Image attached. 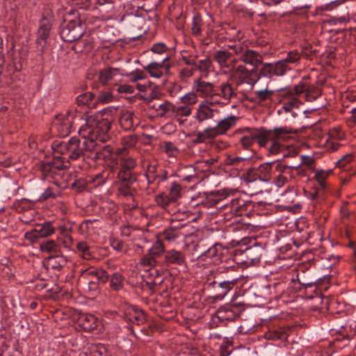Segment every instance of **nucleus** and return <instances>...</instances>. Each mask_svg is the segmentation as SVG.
Wrapping results in <instances>:
<instances>
[{"label":"nucleus","instance_id":"nucleus-49","mask_svg":"<svg viewBox=\"0 0 356 356\" xmlns=\"http://www.w3.org/2000/svg\"><path fill=\"white\" fill-rule=\"evenodd\" d=\"M212 67V62L209 57H206L204 59H201L197 61V64L195 67V71H199L201 73L207 74L211 67Z\"/></svg>","mask_w":356,"mask_h":356},{"label":"nucleus","instance_id":"nucleus-57","mask_svg":"<svg viewBox=\"0 0 356 356\" xmlns=\"http://www.w3.org/2000/svg\"><path fill=\"white\" fill-rule=\"evenodd\" d=\"M152 52L159 55H164L167 54V52L170 50V49L166 46V44L163 42H158L154 44L149 49Z\"/></svg>","mask_w":356,"mask_h":356},{"label":"nucleus","instance_id":"nucleus-19","mask_svg":"<svg viewBox=\"0 0 356 356\" xmlns=\"http://www.w3.org/2000/svg\"><path fill=\"white\" fill-rule=\"evenodd\" d=\"M186 263L184 254L175 249L166 250L164 254L163 264L165 266H182Z\"/></svg>","mask_w":356,"mask_h":356},{"label":"nucleus","instance_id":"nucleus-7","mask_svg":"<svg viewBox=\"0 0 356 356\" xmlns=\"http://www.w3.org/2000/svg\"><path fill=\"white\" fill-rule=\"evenodd\" d=\"M225 219L229 220L232 217L251 216L252 213L254 211V204L252 201H245L241 198L232 199L230 202L227 203L224 206Z\"/></svg>","mask_w":356,"mask_h":356},{"label":"nucleus","instance_id":"nucleus-30","mask_svg":"<svg viewBox=\"0 0 356 356\" xmlns=\"http://www.w3.org/2000/svg\"><path fill=\"white\" fill-rule=\"evenodd\" d=\"M220 90V93H219V96L218 97V99L219 98H222L226 101H230L232 98L236 97L237 96V93L234 91L231 83L228 81L222 83L217 92Z\"/></svg>","mask_w":356,"mask_h":356},{"label":"nucleus","instance_id":"nucleus-61","mask_svg":"<svg viewBox=\"0 0 356 356\" xmlns=\"http://www.w3.org/2000/svg\"><path fill=\"white\" fill-rule=\"evenodd\" d=\"M173 113L177 116H188L191 113L190 106H175Z\"/></svg>","mask_w":356,"mask_h":356},{"label":"nucleus","instance_id":"nucleus-38","mask_svg":"<svg viewBox=\"0 0 356 356\" xmlns=\"http://www.w3.org/2000/svg\"><path fill=\"white\" fill-rule=\"evenodd\" d=\"M255 97L252 102H256L257 103L272 102L273 97L275 95V91L272 90H261L254 92Z\"/></svg>","mask_w":356,"mask_h":356},{"label":"nucleus","instance_id":"nucleus-55","mask_svg":"<svg viewBox=\"0 0 356 356\" xmlns=\"http://www.w3.org/2000/svg\"><path fill=\"white\" fill-rule=\"evenodd\" d=\"M290 99L283 102L282 108L286 112H290L293 108H298L300 101L295 96H289Z\"/></svg>","mask_w":356,"mask_h":356},{"label":"nucleus","instance_id":"nucleus-64","mask_svg":"<svg viewBox=\"0 0 356 356\" xmlns=\"http://www.w3.org/2000/svg\"><path fill=\"white\" fill-rule=\"evenodd\" d=\"M87 187V181L84 179H78L72 184V188L78 193L83 191Z\"/></svg>","mask_w":356,"mask_h":356},{"label":"nucleus","instance_id":"nucleus-22","mask_svg":"<svg viewBox=\"0 0 356 356\" xmlns=\"http://www.w3.org/2000/svg\"><path fill=\"white\" fill-rule=\"evenodd\" d=\"M286 154H283L282 157L281 158H277L275 160L266 162L264 163L261 164L257 168V173L259 175L260 181L264 182H267L270 180L271 178V170H272V166L273 164H275L277 162H280L282 160L285 158Z\"/></svg>","mask_w":356,"mask_h":356},{"label":"nucleus","instance_id":"nucleus-15","mask_svg":"<svg viewBox=\"0 0 356 356\" xmlns=\"http://www.w3.org/2000/svg\"><path fill=\"white\" fill-rule=\"evenodd\" d=\"M257 74L259 76V79L262 77L272 79L273 76H281L284 75L282 65L277 62L264 63L259 70L257 69Z\"/></svg>","mask_w":356,"mask_h":356},{"label":"nucleus","instance_id":"nucleus-23","mask_svg":"<svg viewBox=\"0 0 356 356\" xmlns=\"http://www.w3.org/2000/svg\"><path fill=\"white\" fill-rule=\"evenodd\" d=\"M170 57L166 55L161 58L159 62H152L143 68L146 70L151 76L154 78H160L163 75L162 66L165 65V61H168Z\"/></svg>","mask_w":356,"mask_h":356},{"label":"nucleus","instance_id":"nucleus-40","mask_svg":"<svg viewBox=\"0 0 356 356\" xmlns=\"http://www.w3.org/2000/svg\"><path fill=\"white\" fill-rule=\"evenodd\" d=\"M307 88V79H302L298 84L296 85L293 88H286L283 90V95L295 96L305 92Z\"/></svg>","mask_w":356,"mask_h":356},{"label":"nucleus","instance_id":"nucleus-13","mask_svg":"<svg viewBox=\"0 0 356 356\" xmlns=\"http://www.w3.org/2000/svg\"><path fill=\"white\" fill-rule=\"evenodd\" d=\"M204 241H199L198 243L196 245L197 250L200 251V254L201 256H205L206 257L214 259L213 262H222V259H221L222 248L221 246L218 243H214L211 245L208 248L204 247Z\"/></svg>","mask_w":356,"mask_h":356},{"label":"nucleus","instance_id":"nucleus-17","mask_svg":"<svg viewBox=\"0 0 356 356\" xmlns=\"http://www.w3.org/2000/svg\"><path fill=\"white\" fill-rule=\"evenodd\" d=\"M204 287L212 290L213 298L214 299H222L227 293L232 290L226 286L221 284V282L212 277H207L204 283Z\"/></svg>","mask_w":356,"mask_h":356},{"label":"nucleus","instance_id":"nucleus-21","mask_svg":"<svg viewBox=\"0 0 356 356\" xmlns=\"http://www.w3.org/2000/svg\"><path fill=\"white\" fill-rule=\"evenodd\" d=\"M124 318L137 325L143 324L146 321L144 312L135 305L127 306Z\"/></svg>","mask_w":356,"mask_h":356},{"label":"nucleus","instance_id":"nucleus-4","mask_svg":"<svg viewBox=\"0 0 356 356\" xmlns=\"http://www.w3.org/2000/svg\"><path fill=\"white\" fill-rule=\"evenodd\" d=\"M53 147H60V153L62 154H67L68 159L72 160H77L80 157L90 159L92 146V140L86 138V135H84V138L80 139L77 137L71 138L67 143H58L54 141Z\"/></svg>","mask_w":356,"mask_h":356},{"label":"nucleus","instance_id":"nucleus-32","mask_svg":"<svg viewBox=\"0 0 356 356\" xmlns=\"http://www.w3.org/2000/svg\"><path fill=\"white\" fill-rule=\"evenodd\" d=\"M233 305H225L219 308L216 312L217 318L220 321H234L238 316L233 311Z\"/></svg>","mask_w":356,"mask_h":356},{"label":"nucleus","instance_id":"nucleus-59","mask_svg":"<svg viewBox=\"0 0 356 356\" xmlns=\"http://www.w3.org/2000/svg\"><path fill=\"white\" fill-rule=\"evenodd\" d=\"M181 186L176 182H172L170 188L169 193V195L171 197V200H175L176 202L177 200L181 197Z\"/></svg>","mask_w":356,"mask_h":356},{"label":"nucleus","instance_id":"nucleus-24","mask_svg":"<svg viewBox=\"0 0 356 356\" xmlns=\"http://www.w3.org/2000/svg\"><path fill=\"white\" fill-rule=\"evenodd\" d=\"M45 262L47 268L60 271L67 265V259L63 255L56 254L48 257Z\"/></svg>","mask_w":356,"mask_h":356},{"label":"nucleus","instance_id":"nucleus-56","mask_svg":"<svg viewBox=\"0 0 356 356\" xmlns=\"http://www.w3.org/2000/svg\"><path fill=\"white\" fill-rule=\"evenodd\" d=\"M257 170L254 168H250L243 175V179L245 182H254L257 180H260L259 174L257 172Z\"/></svg>","mask_w":356,"mask_h":356},{"label":"nucleus","instance_id":"nucleus-51","mask_svg":"<svg viewBox=\"0 0 356 356\" xmlns=\"http://www.w3.org/2000/svg\"><path fill=\"white\" fill-rule=\"evenodd\" d=\"M216 280L220 281L221 284L232 289L236 284L238 277L233 275H228L226 277H222V276H216Z\"/></svg>","mask_w":356,"mask_h":356},{"label":"nucleus","instance_id":"nucleus-41","mask_svg":"<svg viewBox=\"0 0 356 356\" xmlns=\"http://www.w3.org/2000/svg\"><path fill=\"white\" fill-rule=\"evenodd\" d=\"M275 140L271 141V144L268 147V152L271 155L277 156V158L282 157L283 154H286L285 157L288 156V154L286 152V147L284 145H281Z\"/></svg>","mask_w":356,"mask_h":356},{"label":"nucleus","instance_id":"nucleus-53","mask_svg":"<svg viewBox=\"0 0 356 356\" xmlns=\"http://www.w3.org/2000/svg\"><path fill=\"white\" fill-rule=\"evenodd\" d=\"M117 69H113L111 67L106 68L99 72V80L102 84H106L113 76V72H117Z\"/></svg>","mask_w":356,"mask_h":356},{"label":"nucleus","instance_id":"nucleus-50","mask_svg":"<svg viewBox=\"0 0 356 356\" xmlns=\"http://www.w3.org/2000/svg\"><path fill=\"white\" fill-rule=\"evenodd\" d=\"M156 204L163 209L168 208L171 204H174L175 200H171V197L169 195L161 193L155 197Z\"/></svg>","mask_w":356,"mask_h":356},{"label":"nucleus","instance_id":"nucleus-44","mask_svg":"<svg viewBox=\"0 0 356 356\" xmlns=\"http://www.w3.org/2000/svg\"><path fill=\"white\" fill-rule=\"evenodd\" d=\"M181 235H184L183 233H179L177 231L174 230L170 227L165 228L162 232L159 233L157 237H162L169 242L175 241Z\"/></svg>","mask_w":356,"mask_h":356},{"label":"nucleus","instance_id":"nucleus-6","mask_svg":"<svg viewBox=\"0 0 356 356\" xmlns=\"http://www.w3.org/2000/svg\"><path fill=\"white\" fill-rule=\"evenodd\" d=\"M296 133V131L288 127H275L270 130L254 129V140L261 147H266L270 141L280 139L285 140L289 138V134Z\"/></svg>","mask_w":356,"mask_h":356},{"label":"nucleus","instance_id":"nucleus-39","mask_svg":"<svg viewBox=\"0 0 356 356\" xmlns=\"http://www.w3.org/2000/svg\"><path fill=\"white\" fill-rule=\"evenodd\" d=\"M245 257L247 259L245 262L250 261L251 264L258 262L261 257V253L258 247H248L243 252Z\"/></svg>","mask_w":356,"mask_h":356},{"label":"nucleus","instance_id":"nucleus-48","mask_svg":"<svg viewBox=\"0 0 356 356\" xmlns=\"http://www.w3.org/2000/svg\"><path fill=\"white\" fill-rule=\"evenodd\" d=\"M77 250L82 254L83 259L90 260L93 257L90 246L86 241L78 242L76 245Z\"/></svg>","mask_w":356,"mask_h":356},{"label":"nucleus","instance_id":"nucleus-33","mask_svg":"<svg viewBox=\"0 0 356 356\" xmlns=\"http://www.w3.org/2000/svg\"><path fill=\"white\" fill-rule=\"evenodd\" d=\"M252 156V155L247 157L228 156L225 159V163L234 167L236 170H241L250 163Z\"/></svg>","mask_w":356,"mask_h":356},{"label":"nucleus","instance_id":"nucleus-36","mask_svg":"<svg viewBox=\"0 0 356 356\" xmlns=\"http://www.w3.org/2000/svg\"><path fill=\"white\" fill-rule=\"evenodd\" d=\"M76 103L79 106L86 105L88 107L96 108L95 95L92 92H84L76 97Z\"/></svg>","mask_w":356,"mask_h":356},{"label":"nucleus","instance_id":"nucleus-10","mask_svg":"<svg viewBox=\"0 0 356 356\" xmlns=\"http://www.w3.org/2000/svg\"><path fill=\"white\" fill-rule=\"evenodd\" d=\"M312 46L307 44L305 47L302 53H299L298 50L290 51L287 53V56L285 58L277 61L280 65H282L283 68V73H285L290 70L291 68L289 67L290 64H296L299 63L301 56L302 55L307 59L312 60V56L315 54L316 52V49H312Z\"/></svg>","mask_w":356,"mask_h":356},{"label":"nucleus","instance_id":"nucleus-47","mask_svg":"<svg viewBox=\"0 0 356 356\" xmlns=\"http://www.w3.org/2000/svg\"><path fill=\"white\" fill-rule=\"evenodd\" d=\"M275 171L278 173H282L288 180H291L295 177L294 175V165L290 166L277 163L275 166Z\"/></svg>","mask_w":356,"mask_h":356},{"label":"nucleus","instance_id":"nucleus-62","mask_svg":"<svg viewBox=\"0 0 356 356\" xmlns=\"http://www.w3.org/2000/svg\"><path fill=\"white\" fill-rule=\"evenodd\" d=\"M331 172L332 170H328L327 172L321 170L316 172L315 179L318 181L322 188L325 187V179Z\"/></svg>","mask_w":356,"mask_h":356},{"label":"nucleus","instance_id":"nucleus-9","mask_svg":"<svg viewBox=\"0 0 356 356\" xmlns=\"http://www.w3.org/2000/svg\"><path fill=\"white\" fill-rule=\"evenodd\" d=\"M193 89L198 95L209 97V100L207 101L208 104L220 102V99H218L219 92L211 83L202 81L201 78L196 79L194 80Z\"/></svg>","mask_w":356,"mask_h":356},{"label":"nucleus","instance_id":"nucleus-26","mask_svg":"<svg viewBox=\"0 0 356 356\" xmlns=\"http://www.w3.org/2000/svg\"><path fill=\"white\" fill-rule=\"evenodd\" d=\"M134 116V113L131 111H123L121 112L119 122L123 129L129 131L134 129L135 126Z\"/></svg>","mask_w":356,"mask_h":356},{"label":"nucleus","instance_id":"nucleus-28","mask_svg":"<svg viewBox=\"0 0 356 356\" xmlns=\"http://www.w3.org/2000/svg\"><path fill=\"white\" fill-rule=\"evenodd\" d=\"M232 56V54L227 50H217L213 54V58L221 68H227Z\"/></svg>","mask_w":356,"mask_h":356},{"label":"nucleus","instance_id":"nucleus-60","mask_svg":"<svg viewBox=\"0 0 356 356\" xmlns=\"http://www.w3.org/2000/svg\"><path fill=\"white\" fill-rule=\"evenodd\" d=\"M138 141V137L134 134L129 135L122 138V143L125 148H131L135 147Z\"/></svg>","mask_w":356,"mask_h":356},{"label":"nucleus","instance_id":"nucleus-27","mask_svg":"<svg viewBox=\"0 0 356 356\" xmlns=\"http://www.w3.org/2000/svg\"><path fill=\"white\" fill-rule=\"evenodd\" d=\"M264 287L268 291L269 294L274 293L275 298H280L287 289V284L286 282L279 281L268 283Z\"/></svg>","mask_w":356,"mask_h":356},{"label":"nucleus","instance_id":"nucleus-58","mask_svg":"<svg viewBox=\"0 0 356 356\" xmlns=\"http://www.w3.org/2000/svg\"><path fill=\"white\" fill-rule=\"evenodd\" d=\"M198 58L197 54L186 55L181 54V60L189 67L195 70Z\"/></svg>","mask_w":356,"mask_h":356},{"label":"nucleus","instance_id":"nucleus-37","mask_svg":"<svg viewBox=\"0 0 356 356\" xmlns=\"http://www.w3.org/2000/svg\"><path fill=\"white\" fill-rule=\"evenodd\" d=\"M110 287L113 291H118L123 289L124 277L120 272L109 275Z\"/></svg>","mask_w":356,"mask_h":356},{"label":"nucleus","instance_id":"nucleus-12","mask_svg":"<svg viewBox=\"0 0 356 356\" xmlns=\"http://www.w3.org/2000/svg\"><path fill=\"white\" fill-rule=\"evenodd\" d=\"M70 162L68 159L61 156H54L49 161H41L40 165V171H44L45 173L51 172V168H54L58 170H63L69 168Z\"/></svg>","mask_w":356,"mask_h":356},{"label":"nucleus","instance_id":"nucleus-25","mask_svg":"<svg viewBox=\"0 0 356 356\" xmlns=\"http://www.w3.org/2000/svg\"><path fill=\"white\" fill-rule=\"evenodd\" d=\"M54 183L55 184L56 187L49 186L47 188H46L44 191L39 197V198L37 199L38 202H42L47 201L49 200H55L60 195V191L58 188V181L55 180Z\"/></svg>","mask_w":356,"mask_h":356},{"label":"nucleus","instance_id":"nucleus-8","mask_svg":"<svg viewBox=\"0 0 356 356\" xmlns=\"http://www.w3.org/2000/svg\"><path fill=\"white\" fill-rule=\"evenodd\" d=\"M229 79L236 83V86L243 83L253 86L259 80V76H257L256 67H253L252 69L248 70L245 66L240 65L231 71Z\"/></svg>","mask_w":356,"mask_h":356},{"label":"nucleus","instance_id":"nucleus-2","mask_svg":"<svg viewBox=\"0 0 356 356\" xmlns=\"http://www.w3.org/2000/svg\"><path fill=\"white\" fill-rule=\"evenodd\" d=\"M109 112H112V109L104 108L102 114L86 117L84 119L85 125L80 127L79 132H86L89 140L106 143L110 138L108 132L112 120L103 116ZM73 118L83 120L81 113L76 112Z\"/></svg>","mask_w":356,"mask_h":356},{"label":"nucleus","instance_id":"nucleus-46","mask_svg":"<svg viewBox=\"0 0 356 356\" xmlns=\"http://www.w3.org/2000/svg\"><path fill=\"white\" fill-rule=\"evenodd\" d=\"M245 131L247 134L241 138L240 142L245 149H248L255 143L254 129L246 128Z\"/></svg>","mask_w":356,"mask_h":356},{"label":"nucleus","instance_id":"nucleus-34","mask_svg":"<svg viewBox=\"0 0 356 356\" xmlns=\"http://www.w3.org/2000/svg\"><path fill=\"white\" fill-rule=\"evenodd\" d=\"M36 202H38L37 200H33L27 198H22L15 201L13 204V208L17 212L22 213L25 211L33 209Z\"/></svg>","mask_w":356,"mask_h":356},{"label":"nucleus","instance_id":"nucleus-52","mask_svg":"<svg viewBox=\"0 0 356 356\" xmlns=\"http://www.w3.org/2000/svg\"><path fill=\"white\" fill-rule=\"evenodd\" d=\"M321 95V90L314 85H308L306 90V99L307 101H312L316 99Z\"/></svg>","mask_w":356,"mask_h":356},{"label":"nucleus","instance_id":"nucleus-1","mask_svg":"<svg viewBox=\"0 0 356 356\" xmlns=\"http://www.w3.org/2000/svg\"><path fill=\"white\" fill-rule=\"evenodd\" d=\"M105 143L92 141L89 157L94 161H108V166L115 175L113 186L118 194L127 199H134L135 189L133 184L137 181L138 174L134 172L137 166L136 160L131 156L122 155L124 149H118L116 157L113 155V148Z\"/></svg>","mask_w":356,"mask_h":356},{"label":"nucleus","instance_id":"nucleus-3","mask_svg":"<svg viewBox=\"0 0 356 356\" xmlns=\"http://www.w3.org/2000/svg\"><path fill=\"white\" fill-rule=\"evenodd\" d=\"M84 33L82 20L76 9H71L64 15L60 26L59 34L65 42H73L79 40Z\"/></svg>","mask_w":356,"mask_h":356},{"label":"nucleus","instance_id":"nucleus-31","mask_svg":"<svg viewBox=\"0 0 356 356\" xmlns=\"http://www.w3.org/2000/svg\"><path fill=\"white\" fill-rule=\"evenodd\" d=\"M241 60L246 64L253 65L254 67L257 64L262 63V57L259 54L254 50L248 49L240 58Z\"/></svg>","mask_w":356,"mask_h":356},{"label":"nucleus","instance_id":"nucleus-54","mask_svg":"<svg viewBox=\"0 0 356 356\" xmlns=\"http://www.w3.org/2000/svg\"><path fill=\"white\" fill-rule=\"evenodd\" d=\"M234 266H220L217 268L216 270H210L209 274L207 275V277H212L213 279H216V276H222L224 273H228L229 272H234Z\"/></svg>","mask_w":356,"mask_h":356},{"label":"nucleus","instance_id":"nucleus-16","mask_svg":"<svg viewBox=\"0 0 356 356\" xmlns=\"http://www.w3.org/2000/svg\"><path fill=\"white\" fill-rule=\"evenodd\" d=\"M159 163L157 161H150L148 163L144 176L147 180V186L145 188L147 194L154 193L155 190L152 187V185L159 179V174L158 173Z\"/></svg>","mask_w":356,"mask_h":356},{"label":"nucleus","instance_id":"nucleus-14","mask_svg":"<svg viewBox=\"0 0 356 356\" xmlns=\"http://www.w3.org/2000/svg\"><path fill=\"white\" fill-rule=\"evenodd\" d=\"M236 117L230 115L217 122L214 127H209L206 129V132H210V136L216 137L218 135L225 134L230 128L236 124Z\"/></svg>","mask_w":356,"mask_h":356},{"label":"nucleus","instance_id":"nucleus-63","mask_svg":"<svg viewBox=\"0 0 356 356\" xmlns=\"http://www.w3.org/2000/svg\"><path fill=\"white\" fill-rule=\"evenodd\" d=\"M210 132H206V129L202 132H198L195 134L193 143L195 144L204 143L207 138H214V136H210Z\"/></svg>","mask_w":356,"mask_h":356},{"label":"nucleus","instance_id":"nucleus-35","mask_svg":"<svg viewBox=\"0 0 356 356\" xmlns=\"http://www.w3.org/2000/svg\"><path fill=\"white\" fill-rule=\"evenodd\" d=\"M215 113H218V111L211 109L207 104H201L197 111L196 118L201 122L213 118Z\"/></svg>","mask_w":356,"mask_h":356},{"label":"nucleus","instance_id":"nucleus-45","mask_svg":"<svg viewBox=\"0 0 356 356\" xmlns=\"http://www.w3.org/2000/svg\"><path fill=\"white\" fill-rule=\"evenodd\" d=\"M203 24L202 19L199 13H195L193 15L192 24H191V31L192 34L194 36H200L202 34V26Z\"/></svg>","mask_w":356,"mask_h":356},{"label":"nucleus","instance_id":"nucleus-18","mask_svg":"<svg viewBox=\"0 0 356 356\" xmlns=\"http://www.w3.org/2000/svg\"><path fill=\"white\" fill-rule=\"evenodd\" d=\"M81 275L88 281L99 280L102 284H105L109 280V275L106 270L93 266L81 270Z\"/></svg>","mask_w":356,"mask_h":356},{"label":"nucleus","instance_id":"nucleus-11","mask_svg":"<svg viewBox=\"0 0 356 356\" xmlns=\"http://www.w3.org/2000/svg\"><path fill=\"white\" fill-rule=\"evenodd\" d=\"M55 232V228L51 222L47 221L42 224L36 225L35 228L25 233L24 237L32 243L38 239L47 238Z\"/></svg>","mask_w":356,"mask_h":356},{"label":"nucleus","instance_id":"nucleus-29","mask_svg":"<svg viewBox=\"0 0 356 356\" xmlns=\"http://www.w3.org/2000/svg\"><path fill=\"white\" fill-rule=\"evenodd\" d=\"M264 337L267 340L277 341L280 340L284 341L288 337L287 331L283 327L270 329L265 332Z\"/></svg>","mask_w":356,"mask_h":356},{"label":"nucleus","instance_id":"nucleus-42","mask_svg":"<svg viewBox=\"0 0 356 356\" xmlns=\"http://www.w3.org/2000/svg\"><path fill=\"white\" fill-rule=\"evenodd\" d=\"M40 250L47 253H58L60 245L53 240H47L40 243Z\"/></svg>","mask_w":356,"mask_h":356},{"label":"nucleus","instance_id":"nucleus-20","mask_svg":"<svg viewBox=\"0 0 356 356\" xmlns=\"http://www.w3.org/2000/svg\"><path fill=\"white\" fill-rule=\"evenodd\" d=\"M78 325L85 332H91L97 327V318L88 313H79L76 319Z\"/></svg>","mask_w":356,"mask_h":356},{"label":"nucleus","instance_id":"nucleus-43","mask_svg":"<svg viewBox=\"0 0 356 356\" xmlns=\"http://www.w3.org/2000/svg\"><path fill=\"white\" fill-rule=\"evenodd\" d=\"M157 238H158L156 241L148 250V254L156 259L161 256V254H165V252L166 251L165 250V247L162 241L160 239L159 237Z\"/></svg>","mask_w":356,"mask_h":356},{"label":"nucleus","instance_id":"nucleus-5","mask_svg":"<svg viewBox=\"0 0 356 356\" xmlns=\"http://www.w3.org/2000/svg\"><path fill=\"white\" fill-rule=\"evenodd\" d=\"M54 22L55 17L52 10L44 8L38 22L39 24L35 38L38 51L40 54H43L45 51Z\"/></svg>","mask_w":356,"mask_h":356}]
</instances>
